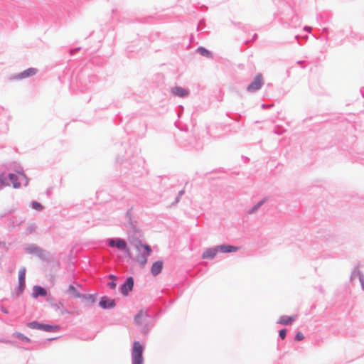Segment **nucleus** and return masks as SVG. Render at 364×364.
I'll list each match as a JSON object with an SVG mask.
<instances>
[{
  "instance_id": "2eb2a0df",
  "label": "nucleus",
  "mask_w": 364,
  "mask_h": 364,
  "mask_svg": "<svg viewBox=\"0 0 364 364\" xmlns=\"http://www.w3.org/2000/svg\"><path fill=\"white\" fill-rule=\"evenodd\" d=\"M163 269V262L161 260L156 261L151 267V273L153 276H157Z\"/></svg>"
},
{
  "instance_id": "c03bdc74",
  "label": "nucleus",
  "mask_w": 364,
  "mask_h": 364,
  "mask_svg": "<svg viewBox=\"0 0 364 364\" xmlns=\"http://www.w3.org/2000/svg\"><path fill=\"white\" fill-rule=\"evenodd\" d=\"M130 214H131V213H130V210H128V211L127 212V216H129V215H130Z\"/></svg>"
},
{
  "instance_id": "58836bf2",
  "label": "nucleus",
  "mask_w": 364,
  "mask_h": 364,
  "mask_svg": "<svg viewBox=\"0 0 364 364\" xmlns=\"http://www.w3.org/2000/svg\"><path fill=\"white\" fill-rule=\"evenodd\" d=\"M304 30L310 32L311 31V27L306 26L304 27Z\"/></svg>"
},
{
  "instance_id": "412c9836",
  "label": "nucleus",
  "mask_w": 364,
  "mask_h": 364,
  "mask_svg": "<svg viewBox=\"0 0 364 364\" xmlns=\"http://www.w3.org/2000/svg\"><path fill=\"white\" fill-rule=\"evenodd\" d=\"M12 336L18 338L19 341H21L23 343H31V339L20 332H14L12 334Z\"/></svg>"
},
{
  "instance_id": "a19ab883",
  "label": "nucleus",
  "mask_w": 364,
  "mask_h": 364,
  "mask_svg": "<svg viewBox=\"0 0 364 364\" xmlns=\"http://www.w3.org/2000/svg\"><path fill=\"white\" fill-rule=\"evenodd\" d=\"M42 251H43V249H42L41 247H40L39 251H38V252H37V253H36V255L38 257H39V255H40V253H41Z\"/></svg>"
},
{
  "instance_id": "4be33fe9",
  "label": "nucleus",
  "mask_w": 364,
  "mask_h": 364,
  "mask_svg": "<svg viewBox=\"0 0 364 364\" xmlns=\"http://www.w3.org/2000/svg\"><path fill=\"white\" fill-rule=\"evenodd\" d=\"M40 247L37 246L35 244H31L27 247H26L25 250L27 253L31 255H36L37 252L39 251Z\"/></svg>"
},
{
  "instance_id": "b1692460",
  "label": "nucleus",
  "mask_w": 364,
  "mask_h": 364,
  "mask_svg": "<svg viewBox=\"0 0 364 364\" xmlns=\"http://www.w3.org/2000/svg\"><path fill=\"white\" fill-rule=\"evenodd\" d=\"M10 186V183L8 178L4 176V174H0V190L6 186Z\"/></svg>"
},
{
  "instance_id": "c85d7f7f",
  "label": "nucleus",
  "mask_w": 364,
  "mask_h": 364,
  "mask_svg": "<svg viewBox=\"0 0 364 364\" xmlns=\"http://www.w3.org/2000/svg\"><path fill=\"white\" fill-rule=\"evenodd\" d=\"M31 207L38 211H41L43 209V206L37 201H32L31 203Z\"/></svg>"
},
{
  "instance_id": "9d476101",
  "label": "nucleus",
  "mask_w": 364,
  "mask_h": 364,
  "mask_svg": "<svg viewBox=\"0 0 364 364\" xmlns=\"http://www.w3.org/2000/svg\"><path fill=\"white\" fill-rule=\"evenodd\" d=\"M38 70L34 68H28L23 72L14 75L12 79L14 80H21L28 77H31L36 74Z\"/></svg>"
},
{
  "instance_id": "c756f323",
  "label": "nucleus",
  "mask_w": 364,
  "mask_h": 364,
  "mask_svg": "<svg viewBox=\"0 0 364 364\" xmlns=\"http://www.w3.org/2000/svg\"><path fill=\"white\" fill-rule=\"evenodd\" d=\"M82 297L85 298L87 300H88L91 303H94L95 301V296L92 294H82Z\"/></svg>"
},
{
  "instance_id": "cd10ccee",
  "label": "nucleus",
  "mask_w": 364,
  "mask_h": 364,
  "mask_svg": "<svg viewBox=\"0 0 364 364\" xmlns=\"http://www.w3.org/2000/svg\"><path fill=\"white\" fill-rule=\"evenodd\" d=\"M109 277L110 279H113V280H112V281L109 282L107 283V286H108L110 289H114L116 288V287H117V283H116V282H115V279H117V277H116L115 275H114V274H109Z\"/></svg>"
},
{
  "instance_id": "423d86ee",
  "label": "nucleus",
  "mask_w": 364,
  "mask_h": 364,
  "mask_svg": "<svg viewBox=\"0 0 364 364\" xmlns=\"http://www.w3.org/2000/svg\"><path fill=\"white\" fill-rule=\"evenodd\" d=\"M27 326L33 329H38L46 332H52L60 328L58 325H50L39 323L36 321H33L27 323Z\"/></svg>"
},
{
  "instance_id": "1a4fd4ad",
  "label": "nucleus",
  "mask_w": 364,
  "mask_h": 364,
  "mask_svg": "<svg viewBox=\"0 0 364 364\" xmlns=\"http://www.w3.org/2000/svg\"><path fill=\"white\" fill-rule=\"evenodd\" d=\"M99 306L103 309H111L115 307L116 302L114 299L104 296L101 297L99 302Z\"/></svg>"
},
{
  "instance_id": "79ce46f5",
  "label": "nucleus",
  "mask_w": 364,
  "mask_h": 364,
  "mask_svg": "<svg viewBox=\"0 0 364 364\" xmlns=\"http://www.w3.org/2000/svg\"><path fill=\"white\" fill-rule=\"evenodd\" d=\"M235 25L236 26H237L238 28H242V26H241V25H242V24H241V23H235Z\"/></svg>"
},
{
  "instance_id": "a211bd4d",
  "label": "nucleus",
  "mask_w": 364,
  "mask_h": 364,
  "mask_svg": "<svg viewBox=\"0 0 364 364\" xmlns=\"http://www.w3.org/2000/svg\"><path fill=\"white\" fill-rule=\"evenodd\" d=\"M26 287V283L25 282H18V286L15 288L14 291L12 292V296H19L23 292Z\"/></svg>"
},
{
  "instance_id": "aec40b11",
  "label": "nucleus",
  "mask_w": 364,
  "mask_h": 364,
  "mask_svg": "<svg viewBox=\"0 0 364 364\" xmlns=\"http://www.w3.org/2000/svg\"><path fill=\"white\" fill-rule=\"evenodd\" d=\"M196 52L201 55L202 56L206 57L208 58H213L212 53L203 46H200L196 49Z\"/></svg>"
},
{
  "instance_id": "2f4dec72",
  "label": "nucleus",
  "mask_w": 364,
  "mask_h": 364,
  "mask_svg": "<svg viewBox=\"0 0 364 364\" xmlns=\"http://www.w3.org/2000/svg\"><path fill=\"white\" fill-rule=\"evenodd\" d=\"M304 338V336L303 335V333L300 331L297 332L295 335V341H302L303 339Z\"/></svg>"
},
{
  "instance_id": "a878e982",
  "label": "nucleus",
  "mask_w": 364,
  "mask_h": 364,
  "mask_svg": "<svg viewBox=\"0 0 364 364\" xmlns=\"http://www.w3.org/2000/svg\"><path fill=\"white\" fill-rule=\"evenodd\" d=\"M360 275H363V273L358 269V267H356L354 268V269L353 270V272H351V274H350V280L353 281V279H355L357 277L358 278H360Z\"/></svg>"
},
{
  "instance_id": "6e6552de",
  "label": "nucleus",
  "mask_w": 364,
  "mask_h": 364,
  "mask_svg": "<svg viewBox=\"0 0 364 364\" xmlns=\"http://www.w3.org/2000/svg\"><path fill=\"white\" fill-rule=\"evenodd\" d=\"M134 280L132 277H128L123 284L119 287V291L123 296H127L129 293L133 289Z\"/></svg>"
},
{
  "instance_id": "7c9ffc66",
  "label": "nucleus",
  "mask_w": 364,
  "mask_h": 364,
  "mask_svg": "<svg viewBox=\"0 0 364 364\" xmlns=\"http://www.w3.org/2000/svg\"><path fill=\"white\" fill-rule=\"evenodd\" d=\"M287 330L286 328H282L279 331V336L281 339H284L287 336Z\"/></svg>"
},
{
  "instance_id": "4468645a",
  "label": "nucleus",
  "mask_w": 364,
  "mask_h": 364,
  "mask_svg": "<svg viewBox=\"0 0 364 364\" xmlns=\"http://www.w3.org/2000/svg\"><path fill=\"white\" fill-rule=\"evenodd\" d=\"M217 248L218 250V252L222 253H230L235 252L238 250V247L234 245H218Z\"/></svg>"
},
{
  "instance_id": "7ed1b4c3",
  "label": "nucleus",
  "mask_w": 364,
  "mask_h": 364,
  "mask_svg": "<svg viewBox=\"0 0 364 364\" xmlns=\"http://www.w3.org/2000/svg\"><path fill=\"white\" fill-rule=\"evenodd\" d=\"M136 248L139 252V255L136 256V261L141 267H144L147 262V257L151 253V248L149 245L143 244L141 241H138Z\"/></svg>"
},
{
  "instance_id": "c9c22d12",
  "label": "nucleus",
  "mask_w": 364,
  "mask_h": 364,
  "mask_svg": "<svg viewBox=\"0 0 364 364\" xmlns=\"http://www.w3.org/2000/svg\"><path fill=\"white\" fill-rule=\"evenodd\" d=\"M0 310H1L4 314H9V311H8V309H7L5 306H2V305H1V306H0Z\"/></svg>"
},
{
  "instance_id": "393cba45",
  "label": "nucleus",
  "mask_w": 364,
  "mask_h": 364,
  "mask_svg": "<svg viewBox=\"0 0 364 364\" xmlns=\"http://www.w3.org/2000/svg\"><path fill=\"white\" fill-rule=\"evenodd\" d=\"M50 257V254L48 251L43 249V251L40 253L38 257L43 261H48Z\"/></svg>"
},
{
  "instance_id": "dca6fc26",
  "label": "nucleus",
  "mask_w": 364,
  "mask_h": 364,
  "mask_svg": "<svg viewBox=\"0 0 364 364\" xmlns=\"http://www.w3.org/2000/svg\"><path fill=\"white\" fill-rule=\"evenodd\" d=\"M8 178L14 188H18L21 186V183L18 181V177L16 174L9 173L8 174Z\"/></svg>"
},
{
  "instance_id": "a18cd8bd",
  "label": "nucleus",
  "mask_w": 364,
  "mask_h": 364,
  "mask_svg": "<svg viewBox=\"0 0 364 364\" xmlns=\"http://www.w3.org/2000/svg\"><path fill=\"white\" fill-rule=\"evenodd\" d=\"M294 38H295L296 39H298L299 36H298L297 35H296V36H294Z\"/></svg>"
},
{
  "instance_id": "ea45409f",
  "label": "nucleus",
  "mask_w": 364,
  "mask_h": 364,
  "mask_svg": "<svg viewBox=\"0 0 364 364\" xmlns=\"http://www.w3.org/2000/svg\"><path fill=\"white\" fill-rule=\"evenodd\" d=\"M304 63V61H303V60H298L296 62V64L299 65H302Z\"/></svg>"
},
{
  "instance_id": "4c0bfd02",
  "label": "nucleus",
  "mask_w": 364,
  "mask_h": 364,
  "mask_svg": "<svg viewBox=\"0 0 364 364\" xmlns=\"http://www.w3.org/2000/svg\"><path fill=\"white\" fill-rule=\"evenodd\" d=\"M183 193H184V191H183V190L180 191L178 192V196H177V197H176V202H178V200H179L180 197H181Z\"/></svg>"
},
{
  "instance_id": "f3484780",
  "label": "nucleus",
  "mask_w": 364,
  "mask_h": 364,
  "mask_svg": "<svg viewBox=\"0 0 364 364\" xmlns=\"http://www.w3.org/2000/svg\"><path fill=\"white\" fill-rule=\"evenodd\" d=\"M296 317L294 316H282L278 321V323L282 325H289L291 324L293 321H295Z\"/></svg>"
},
{
  "instance_id": "f257e3e1",
  "label": "nucleus",
  "mask_w": 364,
  "mask_h": 364,
  "mask_svg": "<svg viewBox=\"0 0 364 364\" xmlns=\"http://www.w3.org/2000/svg\"><path fill=\"white\" fill-rule=\"evenodd\" d=\"M134 321L136 325L141 326V333L144 335L149 333L151 328L152 327L151 316L147 311H139L138 314L134 316Z\"/></svg>"
},
{
  "instance_id": "f704fd0d",
  "label": "nucleus",
  "mask_w": 364,
  "mask_h": 364,
  "mask_svg": "<svg viewBox=\"0 0 364 364\" xmlns=\"http://www.w3.org/2000/svg\"><path fill=\"white\" fill-rule=\"evenodd\" d=\"M360 282L361 284L362 289L364 290V275H360L359 278Z\"/></svg>"
},
{
  "instance_id": "9b49d317",
  "label": "nucleus",
  "mask_w": 364,
  "mask_h": 364,
  "mask_svg": "<svg viewBox=\"0 0 364 364\" xmlns=\"http://www.w3.org/2000/svg\"><path fill=\"white\" fill-rule=\"evenodd\" d=\"M171 92L176 96L186 97L189 95L190 91L188 89L176 86L171 88Z\"/></svg>"
},
{
  "instance_id": "bb28decb",
  "label": "nucleus",
  "mask_w": 364,
  "mask_h": 364,
  "mask_svg": "<svg viewBox=\"0 0 364 364\" xmlns=\"http://www.w3.org/2000/svg\"><path fill=\"white\" fill-rule=\"evenodd\" d=\"M18 282L26 283V268L22 267L18 272Z\"/></svg>"
},
{
  "instance_id": "0eeeda50",
  "label": "nucleus",
  "mask_w": 364,
  "mask_h": 364,
  "mask_svg": "<svg viewBox=\"0 0 364 364\" xmlns=\"http://www.w3.org/2000/svg\"><path fill=\"white\" fill-rule=\"evenodd\" d=\"M263 77L261 73H258L251 82V83L247 87V91L249 92H255L259 90L263 85Z\"/></svg>"
},
{
  "instance_id": "473e14b6",
  "label": "nucleus",
  "mask_w": 364,
  "mask_h": 364,
  "mask_svg": "<svg viewBox=\"0 0 364 364\" xmlns=\"http://www.w3.org/2000/svg\"><path fill=\"white\" fill-rule=\"evenodd\" d=\"M36 226L35 224H31L26 229L27 234H31L33 231H35Z\"/></svg>"
},
{
  "instance_id": "ddd939ff",
  "label": "nucleus",
  "mask_w": 364,
  "mask_h": 364,
  "mask_svg": "<svg viewBox=\"0 0 364 364\" xmlns=\"http://www.w3.org/2000/svg\"><path fill=\"white\" fill-rule=\"evenodd\" d=\"M218 253V250L217 246L208 248L205 250L202 254L203 259H212L215 257V256Z\"/></svg>"
},
{
  "instance_id": "49530a36",
  "label": "nucleus",
  "mask_w": 364,
  "mask_h": 364,
  "mask_svg": "<svg viewBox=\"0 0 364 364\" xmlns=\"http://www.w3.org/2000/svg\"><path fill=\"white\" fill-rule=\"evenodd\" d=\"M65 312H68V310H65L64 311L62 312V314H64Z\"/></svg>"
},
{
  "instance_id": "5701e85b",
  "label": "nucleus",
  "mask_w": 364,
  "mask_h": 364,
  "mask_svg": "<svg viewBox=\"0 0 364 364\" xmlns=\"http://www.w3.org/2000/svg\"><path fill=\"white\" fill-rule=\"evenodd\" d=\"M68 292L72 294L75 298H81L82 294L77 291V289L73 285L70 284L68 289Z\"/></svg>"
},
{
  "instance_id": "37998d69",
  "label": "nucleus",
  "mask_w": 364,
  "mask_h": 364,
  "mask_svg": "<svg viewBox=\"0 0 364 364\" xmlns=\"http://www.w3.org/2000/svg\"><path fill=\"white\" fill-rule=\"evenodd\" d=\"M257 38V34L255 33L253 37H252V41L255 40Z\"/></svg>"
},
{
  "instance_id": "f03ea898",
  "label": "nucleus",
  "mask_w": 364,
  "mask_h": 364,
  "mask_svg": "<svg viewBox=\"0 0 364 364\" xmlns=\"http://www.w3.org/2000/svg\"><path fill=\"white\" fill-rule=\"evenodd\" d=\"M117 163H120L124 168L130 169L132 171L135 173L140 172L141 168H143L144 161L141 157L136 156H133L130 161L121 160L119 156L116 159Z\"/></svg>"
},
{
  "instance_id": "f8f14e48",
  "label": "nucleus",
  "mask_w": 364,
  "mask_h": 364,
  "mask_svg": "<svg viewBox=\"0 0 364 364\" xmlns=\"http://www.w3.org/2000/svg\"><path fill=\"white\" fill-rule=\"evenodd\" d=\"M48 294V291L46 288L42 287L38 285H35L33 288L32 296L33 298H37L38 296L45 297Z\"/></svg>"
},
{
  "instance_id": "72a5a7b5",
  "label": "nucleus",
  "mask_w": 364,
  "mask_h": 364,
  "mask_svg": "<svg viewBox=\"0 0 364 364\" xmlns=\"http://www.w3.org/2000/svg\"><path fill=\"white\" fill-rule=\"evenodd\" d=\"M18 174L20 175V177L25 180V186H27L28 183V178L26 176V174L23 172H18Z\"/></svg>"
},
{
  "instance_id": "6ab92c4d",
  "label": "nucleus",
  "mask_w": 364,
  "mask_h": 364,
  "mask_svg": "<svg viewBox=\"0 0 364 364\" xmlns=\"http://www.w3.org/2000/svg\"><path fill=\"white\" fill-rule=\"evenodd\" d=\"M267 200V198L264 197L261 200H259L257 204H255L252 208L249 209L247 211V213L248 215H252L255 213L264 203Z\"/></svg>"
},
{
  "instance_id": "e433bc0d",
  "label": "nucleus",
  "mask_w": 364,
  "mask_h": 364,
  "mask_svg": "<svg viewBox=\"0 0 364 364\" xmlns=\"http://www.w3.org/2000/svg\"><path fill=\"white\" fill-rule=\"evenodd\" d=\"M81 49L80 47H78V48H75L74 49H72L70 50V55H74L75 53H76L77 51H79Z\"/></svg>"
},
{
  "instance_id": "20e7f679",
  "label": "nucleus",
  "mask_w": 364,
  "mask_h": 364,
  "mask_svg": "<svg viewBox=\"0 0 364 364\" xmlns=\"http://www.w3.org/2000/svg\"><path fill=\"white\" fill-rule=\"evenodd\" d=\"M144 347L139 341H134L132 350V364H142Z\"/></svg>"
},
{
  "instance_id": "39448f33",
  "label": "nucleus",
  "mask_w": 364,
  "mask_h": 364,
  "mask_svg": "<svg viewBox=\"0 0 364 364\" xmlns=\"http://www.w3.org/2000/svg\"><path fill=\"white\" fill-rule=\"evenodd\" d=\"M107 244L110 247L117 248L120 251L130 255V250L127 246L126 240L120 237L109 238L107 240Z\"/></svg>"
}]
</instances>
